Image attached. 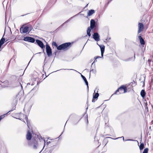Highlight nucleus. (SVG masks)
<instances>
[{
	"mask_svg": "<svg viewBox=\"0 0 153 153\" xmlns=\"http://www.w3.org/2000/svg\"><path fill=\"white\" fill-rule=\"evenodd\" d=\"M96 27V24L95 20L93 19H91L90 21V27L88 28L87 30V33L88 35L90 37L91 36L90 32L92 29H94Z\"/></svg>",
	"mask_w": 153,
	"mask_h": 153,
	"instance_id": "nucleus-1",
	"label": "nucleus"
},
{
	"mask_svg": "<svg viewBox=\"0 0 153 153\" xmlns=\"http://www.w3.org/2000/svg\"><path fill=\"white\" fill-rule=\"evenodd\" d=\"M71 43L70 42L63 43L58 46L57 50H67L71 47Z\"/></svg>",
	"mask_w": 153,
	"mask_h": 153,
	"instance_id": "nucleus-2",
	"label": "nucleus"
},
{
	"mask_svg": "<svg viewBox=\"0 0 153 153\" xmlns=\"http://www.w3.org/2000/svg\"><path fill=\"white\" fill-rule=\"evenodd\" d=\"M16 117L15 118L18 119H19L22 121H23V120L21 118L22 117H24L25 118V120L27 123V125L28 127L29 128V126H30L29 122L28 121V118L27 115H25L24 114H22L21 113L20 114H17L16 115Z\"/></svg>",
	"mask_w": 153,
	"mask_h": 153,
	"instance_id": "nucleus-3",
	"label": "nucleus"
},
{
	"mask_svg": "<svg viewBox=\"0 0 153 153\" xmlns=\"http://www.w3.org/2000/svg\"><path fill=\"white\" fill-rule=\"evenodd\" d=\"M127 91V87L124 85H122L117 89L113 95L116 94L117 92H119V94H119L121 93L126 92Z\"/></svg>",
	"mask_w": 153,
	"mask_h": 153,
	"instance_id": "nucleus-4",
	"label": "nucleus"
},
{
	"mask_svg": "<svg viewBox=\"0 0 153 153\" xmlns=\"http://www.w3.org/2000/svg\"><path fill=\"white\" fill-rule=\"evenodd\" d=\"M46 53L48 56L50 57L52 55V49L48 44H46Z\"/></svg>",
	"mask_w": 153,
	"mask_h": 153,
	"instance_id": "nucleus-5",
	"label": "nucleus"
},
{
	"mask_svg": "<svg viewBox=\"0 0 153 153\" xmlns=\"http://www.w3.org/2000/svg\"><path fill=\"white\" fill-rule=\"evenodd\" d=\"M23 40L31 43H34L35 42V39L30 36H26L24 38Z\"/></svg>",
	"mask_w": 153,
	"mask_h": 153,
	"instance_id": "nucleus-6",
	"label": "nucleus"
},
{
	"mask_svg": "<svg viewBox=\"0 0 153 153\" xmlns=\"http://www.w3.org/2000/svg\"><path fill=\"white\" fill-rule=\"evenodd\" d=\"M29 27L25 26L24 27H21L20 29V32L21 33H26L29 31Z\"/></svg>",
	"mask_w": 153,
	"mask_h": 153,
	"instance_id": "nucleus-7",
	"label": "nucleus"
},
{
	"mask_svg": "<svg viewBox=\"0 0 153 153\" xmlns=\"http://www.w3.org/2000/svg\"><path fill=\"white\" fill-rule=\"evenodd\" d=\"M138 33H139L142 31L144 28V25L142 23H139L138 24Z\"/></svg>",
	"mask_w": 153,
	"mask_h": 153,
	"instance_id": "nucleus-8",
	"label": "nucleus"
},
{
	"mask_svg": "<svg viewBox=\"0 0 153 153\" xmlns=\"http://www.w3.org/2000/svg\"><path fill=\"white\" fill-rule=\"evenodd\" d=\"M36 42L42 49H44L45 48L44 45L41 41L39 39H36Z\"/></svg>",
	"mask_w": 153,
	"mask_h": 153,
	"instance_id": "nucleus-9",
	"label": "nucleus"
},
{
	"mask_svg": "<svg viewBox=\"0 0 153 153\" xmlns=\"http://www.w3.org/2000/svg\"><path fill=\"white\" fill-rule=\"evenodd\" d=\"M93 36V38L95 41H100V36L98 33L97 32L94 33Z\"/></svg>",
	"mask_w": 153,
	"mask_h": 153,
	"instance_id": "nucleus-10",
	"label": "nucleus"
},
{
	"mask_svg": "<svg viewBox=\"0 0 153 153\" xmlns=\"http://www.w3.org/2000/svg\"><path fill=\"white\" fill-rule=\"evenodd\" d=\"M99 96V94L98 93V91H97V92L95 93V94L94 93L92 101V102H94L97 100Z\"/></svg>",
	"mask_w": 153,
	"mask_h": 153,
	"instance_id": "nucleus-11",
	"label": "nucleus"
},
{
	"mask_svg": "<svg viewBox=\"0 0 153 153\" xmlns=\"http://www.w3.org/2000/svg\"><path fill=\"white\" fill-rule=\"evenodd\" d=\"M38 145L37 142L36 140H34L31 144L33 148L35 149H36L37 148Z\"/></svg>",
	"mask_w": 153,
	"mask_h": 153,
	"instance_id": "nucleus-12",
	"label": "nucleus"
},
{
	"mask_svg": "<svg viewBox=\"0 0 153 153\" xmlns=\"http://www.w3.org/2000/svg\"><path fill=\"white\" fill-rule=\"evenodd\" d=\"M1 84L0 86L1 87V88L3 87H7L8 85V82L7 80L5 81L4 82H1Z\"/></svg>",
	"mask_w": 153,
	"mask_h": 153,
	"instance_id": "nucleus-13",
	"label": "nucleus"
},
{
	"mask_svg": "<svg viewBox=\"0 0 153 153\" xmlns=\"http://www.w3.org/2000/svg\"><path fill=\"white\" fill-rule=\"evenodd\" d=\"M100 46L101 52V55L102 57H103V53L105 51V46L104 45H99Z\"/></svg>",
	"mask_w": 153,
	"mask_h": 153,
	"instance_id": "nucleus-14",
	"label": "nucleus"
},
{
	"mask_svg": "<svg viewBox=\"0 0 153 153\" xmlns=\"http://www.w3.org/2000/svg\"><path fill=\"white\" fill-rule=\"evenodd\" d=\"M138 38L140 40V43L141 45H144L145 42L144 39L140 35L138 36Z\"/></svg>",
	"mask_w": 153,
	"mask_h": 153,
	"instance_id": "nucleus-15",
	"label": "nucleus"
},
{
	"mask_svg": "<svg viewBox=\"0 0 153 153\" xmlns=\"http://www.w3.org/2000/svg\"><path fill=\"white\" fill-rule=\"evenodd\" d=\"M32 138V134L30 131H28L27 135L26 138L27 140H30Z\"/></svg>",
	"mask_w": 153,
	"mask_h": 153,
	"instance_id": "nucleus-16",
	"label": "nucleus"
},
{
	"mask_svg": "<svg viewBox=\"0 0 153 153\" xmlns=\"http://www.w3.org/2000/svg\"><path fill=\"white\" fill-rule=\"evenodd\" d=\"M81 76L82 77V79H83V80H84V82L85 83V84L87 86V88L88 89V82L86 78L85 77V76H84L82 74L81 75Z\"/></svg>",
	"mask_w": 153,
	"mask_h": 153,
	"instance_id": "nucleus-17",
	"label": "nucleus"
},
{
	"mask_svg": "<svg viewBox=\"0 0 153 153\" xmlns=\"http://www.w3.org/2000/svg\"><path fill=\"white\" fill-rule=\"evenodd\" d=\"M146 93L144 90H142L140 92V95L141 97L143 98H144L146 95Z\"/></svg>",
	"mask_w": 153,
	"mask_h": 153,
	"instance_id": "nucleus-18",
	"label": "nucleus"
},
{
	"mask_svg": "<svg viewBox=\"0 0 153 153\" xmlns=\"http://www.w3.org/2000/svg\"><path fill=\"white\" fill-rule=\"evenodd\" d=\"M95 11L94 10H89L88 13V16H90L95 13Z\"/></svg>",
	"mask_w": 153,
	"mask_h": 153,
	"instance_id": "nucleus-19",
	"label": "nucleus"
},
{
	"mask_svg": "<svg viewBox=\"0 0 153 153\" xmlns=\"http://www.w3.org/2000/svg\"><path fill=\"white\" fill-rule=\"evenodd\" d=\"M22 95V93L21 92H19L18 93V94H17L16 96V100H18L19 99L20 100L21 98V97L20 96H21Z\"/></svg>",
	"mask_w": 153,
	"mask_h": 153,
	"instance_id": "nucleus-20",
	"label": "nucleus"
},
{
	"mask_svg": "<svg viewBox=\"0 0 153 153\" xmlns=\"http://www.w3.org/2000/svg\"><path fill=\"white\" fill-rule=\"evenodd\" d=\"M101 58V57L100 56H97L96 57H95V59L94 61V62L91 64V68L93 66H94V67L95 66V64H94V63L97 61L96 60V59H97L98 58Z\"/></svg>",
	"mask_w": 153,
	"mask_h": 153,
	"instance_id": "nucleus-21",
	"label": "nucleus"
},
{
	"mask_svg": "<svg viewBox=\"0 0 153 153\" xmlns=\"http://www.w3.org/2000/svg\"><path fill=\"white\" fill-rule=\"evenodd\" d=\"M135 58V53H134V56L133 57H132L131 58H130L126 60V61H134Z\"/></svg>",
	"mask_w": 153,
	"mask_h": 153,
	"instance_id": "nucleus-22",
	"label": "nucleus"
},
{
	"mask_svg": "<svg viewBox=\"0 0 153 153\" xmlns=\"http://www.w3.org/2000/svg\"><path fill=\"white\" fill-rule=\"evenodd\" d=\"M4 35V34L3 35V37L0 40V44L3 45L5 41V39L4 38H3V36Z\"/></svg>",
	"mask_w": 153,
	"mask_h": 153,
	"instance_id": "nucleus-23",
	"label": "nucleus"
},
{
	"mask_svg": "<svg viewBox=\"0 0 153 153\" xmlns=\"http://www.w3.org/2000/svg\"><path fill=\"white\" fill-rule=\"evenodd\" d=\"M139 146V148L141 150H143L144 148V144L143 143H141L140 145V146Z\"/></svg>",
	"mask_w": 153,
	"mask_h": 153,
	"instance_id": "nucleus-24",
	"label": "nucleus"
},
{
	"mask_svg": "<svg viewBox=\"0 0 153 153\" xmlns=\"http://www.w3.org/2000/svg\"><path fill=\"white\" fill-rule=\"evenodd\" d=\"M76 15H75V16H74L73 17H71V18H69L68 20H67L64 23L62 24L61 26H63L65 23H68V22L70 21L73 17H74L75 16H76Z\"/></svg>",
	"mask_w": 153,
	"mask_h": 153,
	"instance_id": "nucleus-25",
	"label": "nucleus"
},
{
	"mask_svg": "<svg viewBox=\"0 0 153 153\" xmlns=\"http://www.w3.org/2000/svg\"><path fill=\"white\" fill-rule=\"evenodd\" d=\"M52 45L53 46H55L57 48H57L58 47V46L56 42H52Z\"/></svg>",
	"mask_w": 153,
	"mask_h": 153,
	"instance_id": "nucleus-26",
	"label": "nucleus"
},
{
	"mask_svg": "<svg viewBox=\"0 0 153 153\" xmlns=\"http://www.w3.org/2000/svg\"><path fill=\"white\" fill-rule=\"evenodd\" d=\"M91 72L95 73H96V71L95 69L91 68L90 69V73H91Z\"/></svg>",
	"mask_w": 153,
	"mask_h": 153,
	"instance_id": "nucleus-27",
	"label": "nucleus"
},
{
	"mask_svg": "<svg viewBox=\"0 0 153 153\" xmlns=\"http://www.w3.org/2000/svg\"><path fill=\"white\" fill-rule=\"evenodd\" d=\"M123 138V140L124 141H127V140H131V139H128V140H124V137L123 136H122L121 137H118V138H117L116 139H117L118 138Z\"/></svg>",
	"mask_w": 153,
	"mask_h": 153,
	"instance_id": "nucleus-28",
	"label": "nucleus"
},
{
	"mask_svg": "<svg viewBox=\"0 0 153 153\" xmlns=\"http://www.w3.org/2000/svg\"><path fill=\"white\" fill-rule=\"evenodd\" d=\"M148 148H145L143 151V153H148Z\"/></svg>",
	"mask_w": 153,
	"mask_h": 153,
	"instance_id": "nucleus-29",
	"label": "nucleus"
},
{
	"mask_svg": "<svg viewBox=\"0 0 153 153\" xmlns=\"http://www.w3.org/2000/svg\"><path fill=\"white\" fill-rule=\"evenodd\" d=\"M145 108L147 110V112H149V109H148V107L147 106V102L145 103Z\"/></svg>",
	"mask_w": 153,
	"mask_h": 153,
	"instance_id": "nucleus-30",
	"label": "nucleus"
},
{
	"mask_svg": "<svg viewBox=\"0 0 153 153\" xmlns=\"http://www.w3.org/2000/svg\"><path fill=\"white\" fill-rule=\"evenodd\" d=\"M15 108H16V107H15V106L13 107V108H12V109H11L10 111H8L7 113H6V114H8V113L10 112V111H13L15 109Z\"/></svg>",
	"mask_w": 153,
	"mask_h": 153,
	"instance_id": "nucleus-31",
	"label": "nucleus"
},
{
	"mask_svg": "<svg viewBox=\"0 0 153 153\" xmlns=\"http://www.w3.org/2000/svg\"><path fill=\"white\" fill-rule=\"evenodd\" d=\"M45 141V140H44ZM51 143V142L50 141H49L48 142H47V143L45 145H47V146H48L49 144ZM45 145L43 146V148H44V147H45Z\"/></svg>",
	"mask_w": 153,
	"mask_h": 153,
	"instance_id": "nucleus-32",
	"label": "nucleus"
},
{
	"mask_svg": "<svg viewBox=\"0 0 153 153\" xmlns=\"http://www.w3.org/2000/svg\"><path fill=\"white\" fill-rule=\"evenodd\" d=\"M86 120H87V123H88V116H87V115H86Z\"/></svg>",
	"mask_w": 153,
	"mask_h": 153,
	"instance_id": "nucleus-33",
	"label": "nucleus"
},
{
	"mask_svg": "<svg viewBox=\"0 0 153 153\" xmlns=\"http://www.w3.org/2000/svg\"><path fill=\"white\" fill-rule=\"evenodd\" d=\"M79 120H78V121H77V123H74V124H77V123L79 122Z\"/></svg>",
	"mask_w": 153,
	"mask_h": 153,
	"instance_id": "nucleus-34",
	"label": "nucleus"
},
{
	"mask_svg": "<svg viewBox=\"0 0 153 153\" xmlns=\"http://www.w3.org/2000/svg\"><path fill=\"white\" fill-rule=\"evenodd\" d=\"M151 106L152 107V109H153V105H152V104H151Z\"/></svg>",
	"mask_w": 153,
	"mask_h": 153,
	"instance_id": "nucleus-35",
	"label": "nucleus"
},
{
	"mask_svg": "<svg viewBox=\"0 0 153 153\" xmlns=\"http://www.w3.org/2000/svg\"><path fill=\"white\" fill-rule=\"evenodd\" d=\"M1 81L0 80V85H1ZM0 88H1V87L0 86Z\"/></svg>",
	"mask_w": 153,
	"mask_h": 153,
	"instance_id": "nucleus-36",
	"label": "nucleus"
},
{
	"mask_svg": "<svg viewBox=\"0 0 153 153\" xmlns=\"http://www.w3.org/2000/svg\"><path fill=\"white\" fill-rule=\"evenodd\" d=\"M62 69H63V70H65L66 69H60V70H62ZM59 70H57V71H56L55 72L57 71H59Z\"/></svg>",
	"mask_w": 153,
	"mask_h": 153,
	"instance_id": "nucleus-37",
	"label": "nucleus"
},
{
	"mask_svg": "<svg viewBox=\"0 0 153 153\" xmlns=\"http://www.w3.org/2000/svg\"><path fill=\"white\" fill-rule=\"evenodd\" d=\"M70 70H74V71H76V70H74V69H70Z\"/></svg>",
	"mask_w": 153,
	"mask_h": 153,
	"instance_id": "nucleus-38",
	"label": "nucleus"
},
{
	"mask_svg": "<svg viewBox=\"0 0 153 153\" xmlns=\"http://www.w3.org/2000/svg\"><path fill=\"white\" fill-rule=\"evenodd\" d=\"M67 121L66 122V123H65V125H66V123H67ZM65 126H64V128H65Z\"/></svg>",
	"mask_w": 153,
	"mask_h": 153,
	"instance_id": "nucleus-39",
	"label": "nucleus"
},
{
	"mask_svg": "<svg viewBox=\"0 0 153 153\" xmlns=\"http://www.w3.org/2000/svg\"><path fill=\"white\" fill-rule=\"evenodd\" d=\"M63 132H62V133L60 135V136H59V137H60V136H61V135L62 134Z\"/></svg>",
	"mask_w": 153,
	"mask_h": 153,
	"instance_id": "nucleus-40",
	"label": "nucleus"
},
{
	"mask_svg": "<svg viewBox=\"0 0 153 153\" xmlns=\"http://www.w3.org/2000/svg\"><path fill=\"white\" fill-rule=\"evenodd\" d=\"M143 85H144V82H143Z\"/></svg>",
	"mask_w": 153,
	"mask_h": 153,
	"instance_id": "nucleus-41",
	"label": "nucleus"
},
{
	"mask_svg": "<svg viewBox=\"0 0 153 153\" xmlns=\"http://www.w3.org/2000/svg\"><path fill=\"white\" fill-rule=\"evenodd\" d=\"M30 61L29 62L28 65L29 64V63H30Z\"/></svg>",
	"mask_w": 153,
	"mask_h": 153,
	"instance_id": "nucleus-42",
	"label": "nucleus"
},
{
	"mask_svg": "<svg viewBox=\"0 0 153 153\" xmlns=\"http://www.w3.org/2000/svg\"><path fill=\"white\" fill-rule=\"evenodd\" d=\"M113 95V94H112V95H111V97H111L112 95Z\"/></svg>",
	"mask_w": 153,
	"mask_h": 153,
	"instance_id": "nucleus-43",
	"label": "nucleus"
},
{
	"mask_svg": "<svg viewBox=\"0 0 153 153\" xmlns=\"http://www.w3.org/2000/svg\"><path fill=\"white\" fill-rule=\"evenodd\" d=\"M88 5V4H87V5L86 6V7Z\"/></svg>",
	"mask_w": 153,
	"mask_h": 153,
	"instance_id": "nucleus-44",
	"label": "nucleus"
},
{
	"mask_svg": "<svg viewBox=\"0 0 153 153\" xmlns=\"http://www.w3.org/2000/svg\"><path fill=\"white\" fill-rule=\"evenodd\" d=\"M29 145H30L31 146V145L30 144V143H29Z\"/></svg>",
	"mask_w": 153,
	"mask_h": 153,
	"instance_id": "nucleus-45",
	"label": "nucleus"
},
{
	"mask_svg": "<svg viewBox=\"0 0 153 153\" xmlns=\"http://www.w3.org/2000/svg\"><path fill=\"white\" fill-rule=\"evenodd\" d=\"M107 138V137L106 138ZM108 138H110V137H109Z\"/></svg>",
	"mask_w": 153,
	"mask_h": 153,
	"instance_id": "nucleus-46",
	"label": "nucleus"
}]
</instances>
